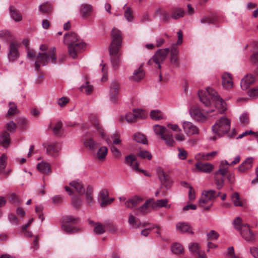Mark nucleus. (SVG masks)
Here are the masks:
<instances>
[{
	"label": "nucleus",
	"mask_w": 258,
	"mask_h": 258,
	"mask_svg": "<svg viewBox=\"0 0 258 258\" xmlns=\"http://www.w3.org/2000/svg\"><path fill=\"white\" fill-rule=\"evenodd\" d=\"M184 14V11L180 8H176L172 10L171 18L173 19H178L183 17Z\"/></svg>",
	"instance_id": "obj_37"
},
{
	"label": "nucleus",
	"mask_w": 258,
	"mask_h": 258,
	"mask_svg": "<svg viewBox=\"0 0 258 258\" xmlns=\"http://www.w3.org/2000/svg\"><path fill=\"white\" fill-rule=\"evenodd\" d=\"M93 124L96 127V130L98 131L99 133L100 134L101 138H104L105 137V133L104 132L101 126H100L99 122L97 120H95Z\"/></svg>",
	"instance_id": "obj_60"
},
{
	"label": "nucleus",
	"mask_w": 258,
	"mask_h": 258,
	"mask_svg": "<svg viewBox=\"0 0 258 258\" xmlns=\"http://www.w3.org/2000/svg\"><path fill=\"white\" fill-rule=\"evenodd\" d=\"M84 144L86 147L92 151L95 150L97 146V143L92 138L87 139L84 142Z\"/></svg>",
	"instance_id": "obj_40"
},
{
	"label": "nucleus",
	"mask_w": 258,
	"mask_h": 258,
	"mask_svg": "<svg viewBox=\"0 0 258 258\" xmlns=\"http://www.w3.org/2000/svg\"><path fill=\"white\" fill-rule=\"evenodd\" d=\"M64 43L68 44L69 55L73 58H76L77 54L86 47V44L79 39L77 34L72 32L64 35Z\"/></svg>",
	"instance_id": "obj_3"
},
{
	"label": "nucleus",
	"mask_w": 258,
	"mask_h": 258,
	"mask_svg": "<svg viewBox=\"0 0 258 258\" xmlns=\"http://www.w3.org/2000/svg\"><path fill=\"white\" fill-rule=\"evenodd\" d=\"M154 131L156 135L160 137L164 140L166 145L173 147L175 142L173 139L172 134L168 131L166 127L160 125L154 126Z\"/></svg>",
	"instance_id": "obj_6"
},
{
	"label": "nucleus",
	"mask_w": 258,
	"mask_h": 258,
	"mask_svg": "<svg viewBox=\"0 0 258 258\" xmlns=\"http://www.w3.org/2000/svg\"><path fill=\"white\" fill-rule=\"evenodd\" d=\"M119 50H117L115 53H110V59L112 65L114 69L118 68L120 63V56L118 54Z\"/></svg>",
	"instance_id": "obj_26"
},
{
	"label": "nucleus",
	"mask_w": 258,
	"mask_h": 258,
	"mask_svg": "<svg viewBox=\"0 0 258 258\" xmlns=\"http://www.w3.org/2000/svg\"><path fill=\"white\" fill-rule=\"evenodd\" d=\"M233 224L235 228L238 231H240L242 228H243L244 226L245 225V224L242 223V220L240 217H237L234 219L233 221Z\"/></svg>",
	"instance_id": "obj_50"
},
{
	"label": "nucleus",
	"mask_w": 258,
	"mask_h": 258,
	"mask_svg": "<svg viewBox=\"0 0 258 258\" xmlns=\"http://www.w3.org/2000/svg\"><path fill=\"white\" fill-rule=\"evenodd\" d=\"M230 123L228 118L222 117L212 126V131L215 134L221 137L228 133L230 128Z\"/></svg>",
	"instance_id": "obj_5"
},
{
	"label": "nucleus",
	"mask_w": 258,
	"mask_h": 258,
	"mask_svg": "<svg viewBox=\"0 0 258 258\" xmlns=\"http://www.w3.org/2000/svg\"><path fill=\"white\" fill-rule=\"evenodd\" d=\"M120 88L119 83L117 81H113L109 87V97L110 100L115 103L118 100Z\"/></svg>",
	"instance_id": "obj_9"
},
{
	"label": "nucleus",
	"mask_w": 258,
	"mask_h": 258,
	"mask_svg": "<svg viewBox=\"0 0 258 258\" xmlns=\"http://www.w3.org/2000/svg\"><path fill=\"white\" fill-rule=\"evenodd\" d=\"M10 135L7 131H4L0 136V143L5 148H7L10 143Z\"/></svg>",
	"instance_id": "obj_24"
},
{
	"label": "nucleus",
	"mask_w": 258,
	"mask_h": 258,
	"mask_svg": "<svg viewBox=\"0 0 258 258\" xmlns=\"http://www.w3.org/2000/svg\"><path fill=\"white\" fill-rule=\"evenodd\" d=\"M157 15H159L161 17V20L164 22H168L171 18L168 13L164 10L159 9L156 11Z\"/></svg>",
	"instance_id": "obj_39"
},
{
	"label": "nucleus",
	"mask_w": 258,
	"mask_h": 258,
	"mask_svg": "<svg viewBox=\"0 0 258 258\" xmlns=\"http://www.w3.org/2000/svg\"><path fill=\"white\" fill-rule=\"evenodd\" d=\"M157 172L159 179L163 182H167L169 181V176L166 174L161 167H158Z\"/></svg>",
	"instance_id": "obj_32"
},
{
	"label": "nucleus",
	"mask_w": 258,
	"mask_h": 258,
	"mask_svg": "<svg viewBox=\"0 0 258 258\" xmlns=\"http://www.w3.org/2000/svg\"><path fill=\"white\" fill-rule=\"evenodd\" d=\"M170 63L173 68L177 69L180 66V60L178 54L170 55Z\"/></svg>",
	"instance_id": "obj_38"
},
{
	"label": "nucleus",
	"mask_w": 258,
	"mask_h": 258,
	"mask_svg": "<svg viewBox=\"0 0 258 258\" xmlns=\"http://www.w3.org/2000/svg\"><path fill=\"white\" fill-rule=\"evenodd\" d=\"M189 249L195 256H197L202 252L200 250V246L198 243H190L189 246Z\"/></svg>",
	"instance_id": "obj_36"
},
{
	"label": "nucleus",
	"mask_w": 258,
	"mask_h": 258,
	"mask_svg": "<svg viewBox=\"0 0 258 258\" xmlns=\"http://www.w3.org/2000/svg\"><path fill=\"white\" fill-rule=\"evenodd\" d=\"M168 202V201L167 199L157 200L155 202L153 203V208H159L161 207H167Z\"/></svg>",
	"instance_id": "obj_45"
},
{
	"label": "nucleus",
	"mask_w": 258,
	"mask_h": 258,
	"mask_svg": "<svg viewBox=\"0 0 258 258\" xmlns=\"http://www.w3.org/2000/svg\"><path fill=\"white\" fill-rule=\"evenodd\" d=\"M189 112L192 118L198 122H205L207 120V116L202 112L201 109L197 106H191Z\"/></svg>",
	"instance_id": "obj_10"
},
{
	"label": "nucleus",
	"mask_w": 258,
	"mask_h": 258,
	"mask_svg": "<svg viewBox=\"0 0 258 258\" xmlns=\"http://www.w3.org/2000/svg\"><path fill=\"white\" fill-rule=\"evenodd\" d=\"M150 203L149 200H147L142 206L139 208L136 209L135 211H138L143 215L146 214L148 212V209L149 207V204Z\"/></svg>",
	"instance_id": "obj_51"
},
{
	"label": "nucleus",
	"mask_w": 258,
	"mask_h": 258,
	"mask_svg": "<svg viewBox=\"0 0 258 258\" xmlns=\"http://www.w3.org/2000/svg\"><path fill=\"white\" fill-rule=\"evenodd\" d=\"M6 125L7 129L10 132H14L16 130L17 125L13 121L8 122Z\"/></svg>",
	"instance_id": "obj_64"
},
{
	"label": "nucleus",
	"mask_w": 258,
	"mask_h": 258,
	"mask_svg": "<svg viewBox=\"0 0 258 258\" xmlns=\"http://www.w3.org/2000/svg\"><path fill=\"white\" fill-rule=\"evenodd\" d=\"M137 158L134 154H130L126 156L125 158V163L135 170V163L136 162Z\"/></svg>",
	"instance_id": "obj_29"
},
{
	"label": "nucleus",
	"mask_w": 258,
	"mask_h": 258,
	"mask_svg": "<svg viewBox=\"0 0 258 258\" xmlns=\"http://www.w3.org/2000/svg\"><path fill=\"white\" fill-rule=\"evenodd\" d=\"M217 21V19L215 16H205L201 18L200 22L203 24H214L216 23Z\"/></svg>",
	"instance_id": "obj_33"
},
{
	"label": "nucleus",
	"mask_w": 258,
	"mask_h": 258,
	"mask_svg": "<svg viewBox=\"0 0 258 258\" xmlns=\"http://www.w3.org/2000/svg\"><path fill=\"white\" fill-rule=\"evenodd\" d=\"M61 228L64 232L68 234L75 233L81 231L80 228L72 226L70 224H62Z\"/></svg>",
	"instance_id": "obj_22"
},
{
	"label": "nucleus",
	"mask_w": 258,
	"mask_h": 258,
	"mask_svg": "<svg viewBox=\"0 0 258 258\" xmlns=\"http://www.w3.org/2000/svg\"><path fill=\"white\" fill-rule=\"evenodd\" d=\"M170 52L169 48H164L158 49L148 61V63H151L152 61L155 62L159 69L161 68V63H162L166 58V57Z\"/></svg>",
	"instance_id": "obj_8"
},
{
	"label": "nucleus",
	"mask_w": 258,
	"mask_h": 258,
	"mask_svg": "<svg viewBox=\"0 0 258 258\" xmlns=\"http://www.w3.org/2000/svg\"><path fill=\"white\" fill-rule=\"evenodd\" d=\"M69 185L73 187L80 195H82L84 193V186L82 182L80 181H73L70 182Z\"/></svg>",
	"instance_id": "obj_23"
},
{
	"label": "nucleus",
	"mask_w": 258,
	"mask_h": 258,
	"mask_svg": "<svg viewBox=\"0 0 258 258\" xmlns=\"http://www.w3.org/2000/svg\"><path fill=\"white\" fill-rule=\"evenodd\" d=\"M38 170L42 173H48L50 171V167L49 164L42 162L37 164V166Z\"/></svg>",
	"instance_id": "obj_30"
},
{
	"label": "nucleus",
	"mask_w": 258,
	"mask_h": 258,
	"mask_svg": "<svg viewBox=\"0 0 258 258\" xmlns=\"http://www.w3.org/2000/svg\"><path fill=\"white\" fill-rule=\"evenodd\" d=\"M215 184L216 188L218 190L222 188L224 185V179L223 177H219V176L214 174Z\"/></svg>",
	"instance_id": "obj_43"
},
{
	"label": "nucleus",
	"mask_w": 258,
	"mask_h": 258,
	"mask_svg": "<svg viewBox=\"0 0 258 258\" xmlns=\"http://www.w3.org/2000/svg\"><path fill=\"white\" fill-rule=\"evenodd\" d=\"M93 187L90 185H88L85 192L86 201L88 204H90L93 201Z\"/></svg>",
	"instance_id": "obj_27"
},
{
	"label": "nucleus",
	"mask_w": 258,
	"mask_h": 258,
	"mask_svg": "<svg viewBox=\"0 0 258 258\" xmlns=\"http://www.w3.org/2000/svg\"><path fill=\"white\" fill-rule=\"evenodd\" d=\"M137 156L143 159H147L151 160L152 158V154L147 150H142L140 151L138 154Z\"/></svg>",
	"instance_id": "obj_56"
},
{
	"label": "nucleus",
	"mask_w": 258,
	"mask_h": 258,
	"mask_svg": "<svg viewBox=\"0 0 258 258\" xmlns=\"http://www.w3.org/2000/svg\"><path fill=\"white\" fill-rule=\"evenodd\" d=\"M128 223L132 225H135L137 227H140L141 226H146L149 224L148 223H144L142 225L141 222H138L137 220L136 219L135 217L133 216L132 215H130L128 217Z\"/></svg>",
	"instance_id": "obj_47"
},
{
	"label": "nucleus",
	"mask_w": 258,
	"mask_h": 258,
	"mask_svg": "<svg viewBox=\"0 0 258 258\" xmlns=\"http://www.w3.org/2000/svg\"><path fill=\"white\" fill-rule=\"evenodd\" d=\"M82 89H84V92L87 94H91L93 90V87L92 85L89 84L88 82H86V83L81 86Z\"/></svg>",
	"instance_id": "obj_58"
},
{
	"label": "nucleus",
	"mask_w": 258,
	"mask_h": 258,
	"mask_svg": "<svg viewBox=\"0 0 258 258\" xmlns=\"http://www.w3.org/2000/svg\"><path fill=\"white\" fill-rule=\"evenodd\" d=\"M144 71L141 66L134 71L133 75L130 76L129 79L131 81L139 82L144 78Z\"/></svg>",
	"instance_id": "obj_20"
},
{
	"label": "nucleus",
	"mask_w": 258,
	"mask_h": 258,
	"mask_svg": "<svg viewBox=\"0 0 258 258\" xmlns=\"http://www.w3.org/2000/svg\"><path fill=\"white\" fill-rule=\"evenodd\" d=\"M222 85L226 89H230L233 87V81L230 74L224 73L222 76Z\"/></svg>",
	"instance_id": "obj_21"
},
{
	"label": "nucleus",
	"mask_w": 258,
	"mask_h": 258,
	"mask_svg": "<svg viewBox=\"0 0 258 258\" xmlns=\"http://www.w3.org/2000/svg\"><path fill=\"white\" fill-rule=\"evenodd\" d=\"M182 127L184 132L187 135L199 134V130L197 126L189 121H184Z\"/></svg>",
	"instance_id": "obj_14"
},
{
	"label": "nucleus",
	"mask_w": 258,
	"mask_h": 258,
	"mask_svg": "<svg viewBox=\"0 0 258 258\" xmlns=\"http://www.w3.org/2000/svg\"><path fill=\"white\" fill-rule=\"evenodd\" d=\"M39 10L43 14H49L52 12V8L50 4L47 2L44 4L40 5Z\"/></svg>",
	"instance_id": "obj_34"
},
{
	"label": "nucleus",
	"mask_w": 258,
	"mask_h": 258,
	"mask_svg": "<svg viewBox=\"0 0 258 258\" xmlns=\"http://www.w3.org/2000/svg\"><path fill=\"white\" fill-rule=\"evenodd\" d=\"M248 94L251 98H256L258 96V86L251 88L248 91Z\"/></svg>",
	"instance_id": "obj_63"
},
{
	"label": "nucleus",
	"mask_w": 258,
	"mask_h": 258,
	"mask_svg": "<svg viewBox=\"0 0 258 258\" xmlns=\"http://www.w3.org/2000/svg\"><path fill=\"white\" fill-rule=\"evenodd\" d=\"M196 169L198 171L205 173H211L214 169V166L210 163L199 161L195 164Z\"/></svg>",
	"instance_id": "obj_12"
},
{
	"label": "nucleus",
	"mask_w": 258,
	"mask_h": 258,
	"mask_svg": "<svg viewBox=\"0 0 258 258\" xmlns=\"http://www.w3.org/2000/svg\"><path fill=\"white\" fill-rule=\"evenodd\" d=\"M79 221L78 218H75L71 215L66 216L63 218V223L66 224H69L70 223L77 224Z\"/></svg>",
	"instance_id": "obj_46"
},
{
	"label": "nucleus",
	"mask_w": 258,
	"mask_h": 258,
	"mask_svg": "<svg viewBox=\"0 0 258 258\" xmlns=\"http://www.w3.org/2000/svg\"><path fill=\"white\" fill-rule=\"evenodd\" d=\"M94 232L96 234L100 235L105 232V229L102 224L96 223L94 225Z\"/></svg>",
	"instance_id": "obj_49"
},
{
	"label": "nucleus",
	"mask_w": 258,
	"mask_h": 258,
	"mask_svg": "<svg viewBox=\"0 0 258 258\" xmlns=\"http://www.w3.org/2000/svg\"><path fill=\"white\" fill-rule=\"evenodd\" d=\"M221 194L220 191L215 190H204L199 200V206L205 210H209L213 205L214 201Z\"/></svg>",
	"instance_id": "obj_4"
},
{
	"label": "nucleus",
	"mask_w": 258,
	"mask_h": 258,
	"mask_svg": "<svg viewBox=\"0 0 258 258\" xmlns=\"http://www.w3.org/2000/svg\"><path fill=\"white\" fill-rule=\"evenodd\" d=\"M18 43L16 41L11 42L10 44L8 58L11 61L16 60L19 57L18 51Z\"/></svg>",
	"instance_id": "obj_11"
},
{
	"label": "nucleus",
	"mask_w": 258,
	"mask_h": 258,
	"mask_svg": "<svg viewBox=\"0 0 258 258\" xmlns=\"http://www.w3.org/2000/svg\"><path fill=\"white\" fill-rule=\"evenodd\" d=\"M143 201V199L138 196H135L128 199L124 203V205L127 208H133L138 206Z\"/></svg>",
	"instance_id": "obj_15"
},
{
	"label": "nucleus",
	"mask_w": 258,
	"mask_h": 258,
	"mask_svg": "<svg viewBox=\"0 0 258 258\" xmlns=\"http://www.w3.org/2000/svg\"><path fill=\"white\" fill-rule=\"evenodd\" d=\"M253 158L252 157H248L242 162L239 166L238 169L241 172H245L246 171L250 169L253 165Z\"/></svg>",
	"instance_id": "obj_18"
},
{
	"label": "nucleus",
	"mask_w": 258,
	"mask_h": 258,
	"mask_svg": "<svg viewBox=\"0 0 258 258\" xmlns=\"http://www.w3.org/2000/svg\"><path fill=\"white\" fill-rule=\"evenodd\" d=\"M133 139L138 143L146 145L148 144V140L146 137L143 134L137 133L133 136Z\"/></svg>",
	"instance_id": "obj_28"
},
{
	"label": "nucleus",
	"mask_w": 258,
	"mask_h": 258,
	"mask_svg": "<svg viewBox=\"0 0 258 258\" xmlns=\"http://www.w3.org/2000/svg\"><path fill=\"white\" fill-rule=\"evenodd\" d=\"M111 42L109 47V51L111 53H115L117 50H119L121 46L122 37L121 32L113 28L111 32Z\"/></svg>",
	"instance_id": "obj_7"
},
{
	"label": "nucleus",
	"mask_w": 258,
	"mask_h": 258,
	"mask_svg": "<svg viewBox=\"0 0 258 258\" xmlns=\"http://www.w3.org/2000/svg\"><path fill=\"white\" fill-rule=\"evenodd\" d=\"M92 10V6L88 4H84L80 7L81 13L84 17H86L90 16Z\"/></svg>",
	"instance_id": "obj_31"
},
{
	"label": "nucleus",
	"mask_w": 258,
	"mask_h": 258,
	"mask_svg": "<svg viewBox=\"0 0 258 258\" xmlns=\"http://www.w3.org/2000/svg\"><path fill=\"white\" fill-rule=\"evenodd\" d=\"M135 119L138 118L143 119L145 117V115L143 110L139 109H135L133 110Z\"/></svg>",
	"instance_id": "obj_61"
},
{
	"label": "nucleus",
	"mask_w": 258,
	"mask_h": 258,
	"mask_svg": "<svg viewBox=\"0 0 258 258\" xmlns=\"http://www.w3.org/2000/svg\"><path fill=\"white\" fill-rule=\"evenodd\" d=\"M7 156L5 154H3L0 157V173H5V168L6 167Z\"/></svg>",
	"instance_id": "obj_54"
},
{
	"label": "nucleus",
	"mask_w": 258,
	"mask_h": 258,
	"mask_svg": "<svg viewBox=\"0 0 258 258\" xmlns=\"http://www.w3.org/2000/svg\"><path fill=\"white\" fill-rule=\"evenodd\" d=\"M231 200L233 204L236 207H241L243 206L242 202L240 200L239 195L237 192H235L231 196Z\"/></svg>",
	"instance_id": "obj_41"
},
{
	"label": "nucleus",
	"mask_w": 258,
	"mask_h": 258,
	"mask_svg": "<svg viewBox=\"0 0 258 258\" xmlns=\"http://www.w3.org/2000/svg\"><path fill=\"white\" fill-rule=\"evenodd\" d=\"M239 231L242 237L247 241L252 242L255 240V236L250 230L248 224H245L243 228Z\"/></svg>",
	"instance_id": "obj_13"
},
{
	"label": "nucleus",
	"mask_w": 258,
	"mask_h": 258,
	"mask_svg": "<svg viewBox=\"0 0 258 258\" xmlns=\"http://www.w3.org/2000/svg\"><path fill=\"white\" fill-rule=\"evenodd\" d=\"M9 109L7 115L8 116H12L15 114L17 112V107L16 105L12 102H10L9 103Z\"/></svg>",
	"instance_id": "obj_52"
},
{
	"label": "nucleus",
	"mask_w": 258,
	"mask_h": 258,
	"mask_svg": "<svg viewBox=\"0 0 258 258\" xmlns=\"http://www.w3.org/2000/svg\"><path fill=\"white\" fill-rule=\"evenodd\" d=\"M171 249L172 252L176 254H181L183 252V248L182 246L178 243H175L173 244L171 246Z\"/></svg>",
	"instance_id": "obj_44"
},
{
	"label": "nucleus",
	"mask_w": 258,
	"mask_h": 258,
	"mask_svg": "<svg viewBox=\"0 0 258 258\" xmlns=\"http://www.w3.org/2000/svg\"><path fill=\"white\" fill-rule=\"evenodd\" d=\"M198 95L201 101L206 106H211L213 102L219 113H222L226 110L225 102L212 88L208 87L205 91L200 90Z\"/></svg>",
	"instance_id": "obj_1"
},
{
	"label": "nucleus",
	"mask_w": 258,
	"mask_h": 258,
	"mask_svg": "<svg viewBox=\"0 0 258 258\" xmlns=\"http://www.w3.org/2000/svg\"><path fill=\"white\" fill-rule=\"evenodd\" d=\"M123 9L125 10L124 12V17L128 22H131L134 18L133 11L128 7L124 6Z\"/></svg>",
	"instance_id": "obj_42"
},
{
	"label": "nucleus",
	"mask_w": 258,
	"mask_h": 258,
	"mask_svg": "<svg viewBox=\"0 0 258 258\" xmlns=\"http://www.w3.org/2000/svg\"><path fill=\"white\" fill-rule=\"evenodd\" d=\"M99 197L101 202L109 198V193L106 189H102L99 194Z\"/></svg>",
	"instance_id": "obj_62"
},
{
	"label": "nucleus",
	"mask_w": 258,
	"mask_h": 258,
	"mask_svg": "<svg viewBox=\"0 0 258 258\" xmlns=\"http://www.w3.org/2000/svg\"><path fill=\"white\" fill-rule=\"evenodd\" d=\"M255 81V78L251 75H247L243 78L240 83V85L243 90H246Z\"/></svg>",
	"instance_id": "obj_17"
},
{
	"label": "nucleus",
	"mask_w": 258,
	"mask_h": 258,
	"mask_svg": "<svg viewBox=\"0 0 258 258\" xmlns=\"http://www.w3.org/2000/svg\"><path fill=\"white\" fill-rule=\"evenodd\" d=\"M28 56L32 59L36 58L35 61V69L40 72L41 66H45L49 61L52 63L57 62L56 49L51 47L48 52H39L37 54L33 50H29L27 52Z\"/></svg>",
	"instance_id": "obj_2"
},
{
	"label": "nucleus",
	"mask_w": 258,
	"mask_h": 258,
	"mask_svg": "<svg viewBox=\"0 0 258 258\" xmlns=\"http://www.w3.org/2000/svg\"><path fill=\"white\" fill-rule=\"evenodd\" d=\"M62 126V122L61 121H58L54 126L52 128V131L55 135L57 136H60V130Z\"/></svg>",
	"instance_id": "obj_55"
},
{
	"label": "nucleus",
	"mask_w": 258,
	"mask_h": 258,
	"mask_svg": "<svg viewBox=\"0 0 258 258\" xmlns=\"http://www.w3.org/2000/svg\"><path fill=\"white\" fill-rule=\"evenodd\" d=\"M9 10L11 17L15 21L20 22L22 20L21 14L14 6H11Z\"/></svg>",
	"instance_id": "obj_25"
},
{
	"label": "nucleus",
	"mask_w": 258,
	"mask_h": 258,
	"mask_svg": "<svg viewBox=\"0 0 258 258\" xmlns=\"http://www.w3.org/2000/svg\"><path fill=\"white\" fill-rule=\"evenodd\" d=\"M176 229L182 233H189L194 234L190 224L187 222H179L176 224Z\"/></svg>",
	"instance_id": "obj_19"
},
{
	"label": "nucleus",
	"mask_w": 258,
	"mask_h": 258,
	"mask_svg": "<svg viewBox=\"0 0 258 258\" xmlns=\"http://www.w3.org/2000/svg\"><path fill=\"white\" fill-rule=\"evenodd\" d=\"M219 237V234L214 230H211L207 234V237L208 240H216Z\"/></svg>",
	"instance_id": "obj_59"
},
{
	"label": "nucleus",
	"mask_w": 258,
	"mask_h": 258,
	"mask_svg": "<svg viewBox=\"0 0 258 258\" xmlns=\"http://www.w3.org/2000/svg\"><path fill=\"white\" fill-rule=\"evenodd\" d=\"M228 167H225L220 165L218 170L216 171L215 172L214 174L216 175L219 176V175H221L223 177H224V176L227 174V173H228Z\"/></svg>",
	"instance_id": "obj_57"
},
{
	"label": "nucleus",
	"mask_w": 258,
	"mask_h": 258,
	"mask_svg": "<svg viewBox=\"0 0 258 258\" xmlns=\"http://www.w3.org/2000/svg\"><path fill=\"white\" fill-rule=\"evenodd\" d=\"M72 205L76 209L80 208L82 205V199L80 196L75 195L72 198Z\"/></svg>",
	"instance_id": "obj_35"
},
{
	"label": "nucleus",
	"mask_w": 258,
	"mask_h": 258,
	"mask_svg": "<svg viewBox=\"0 0 258 258\" xmlns=\"http://www.w3.org/2000/svg\"><path fill=\"white\" fill-rule=\"evenodd\" d=\"M61 149V146L59 143L50 144L46 147L47 153L52 156H56Z\"/></svg>",
	"instance_id": "obj_16"
},
{
	"label": "nucleus",
	"mask_w": 258,
	"mask_h": 258,
	"mask_svg": "<svg viewBox=\"0 0 258 258\" xmlns=\"http://www.w3.org/2000/svg\"><path fill=\"white\" fill-rule=\"evenodd\" d=\"M108 149L106 147L103 146L101 147L97 152L98 158L100 160H103L105 158Z\"/></svg>",
	"instance_id": "obj_48"
},
{
	"label": "nucleus",
	"mask_w": 258,
	"mask_h": 258,
	"mask_svg": "<svg viewBox=\"0 0 258 258\" xmlns=\"http://www.w3.org/2000/svg\"><path fill=\"white\" fill-rule=\"evenodd\" d=\"M150 116L154 120H159L163 118L162 112L158 110H152L150 112Z\"/></svg>",
	"instance_id": "obj_53"
}]
</instances>
